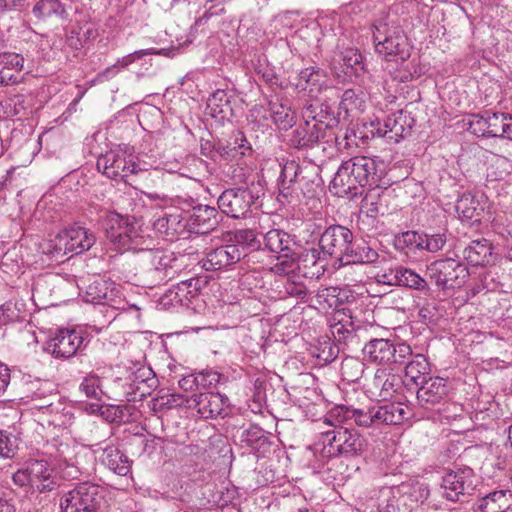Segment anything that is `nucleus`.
I'll return each instance as SVG.
<instances>
[{"label":"nucleus","mask_w":512,"mask_h":512,"mask_svg":"<svg viewBox=\"0 0 512 512\" xmlns=\"http://www.w3.org/2000/svg\"><path fill=\"white\" fill-rule=\"evenodd\" d=\"M408 417V408L400 402L376 404L366 409L337 405L328 414L329 420L337 424H355L371 429H379L382 425H399Z\"/></svg>","instance_id":"nucleus-1"},{"label":"nucleus","mask_w":512,"mask_h":512,"mask_svg":"<svg viewBox=\"0 0 512 512\" xmlns=\"http://www.w3.org/2000/svg\"><path fill=\"white\" fill-rule=\"evenodd\" d=\"M378 161L367 156H355L343 161L330 183V191L338 197L354 198L367 185H377Z\"/></svg>","instance_id":"nucleus-2"},{"label":"nucleus","mask_w":512,"mask_h":512,"mask_svg":"<svg viewBox=\"0 0 512 512\" xmlns=\"http://www.w3.org/2000/svg\"><path fill=\"white\" fill-rule=\"evenodd\" d=\"M140 275L150 288L174 279L182 269L183 257L164 249H140Z\"/></svg>","instance_id":"nucleus-3"},{"label":"nucleus","mask_w":512,"mask_h":512,"mask_svg":"<svg viewBox=\"0 0 512 512\" xmlns=\"http://www.w3.org/2000/svg\"><path fill=\"white\" fill-rule=\"evenodd\" d=\"M365 448V441L360 434L348 428L336 427L321 433L320 440L315 444L323 459L343 456L352 458L360 455Z\"/></svg>","instance_id":"nucleus-4"},{"label":"nucleus","mask_w":512,"mask_h":512,"mask_svg":"<svg viewBox=\"0 0 512 512\" xmlns=\"http://www.w3.org/2000/svg\"><path fill=\"white\" fill-rule=\"evenodd\" d=\"M362 354L365 361L393 371L403 367L412 356V348L406 342L373 338L365 343Z\"/></svg>","instance_id":"nucleus-5"},{"label":"nucleus","mask_w":512,"mask_h":512,"mask_svg":"<svg viewBox=\"0 0 512 512\" xmlns=\"http://www.w3.org/2000/svg\"><path fill=\"white\" fill-rule=\"evenodd\" d=\"M97 170L110 179H121L127 182L131 175H152L145 162L136 159L132 154L122 150H110L98 157ZM155 169L153 173H157Z\"/></svg>","instance_id":"nucleus-6"},{"label":"nucleus","mask_w":512,"mask_h":512,"mask_svg":"<svg viewBox=\"0 0 512 512\" xmlns=\"http://www.w3.org/2000/svg\"><path fill=\"white\" fill-rule=\"evenodd\" d=\"M13 483L39 493L52 491L56 486L50 464L44 459H29L13 473Z\"/></svg>","instance_id":"nucleus-7"},{"label":"nucleus","mask_w":512,"mask_h":512,"mask_svg":"<svg viewBox=\"0 0 512 512\" xmlns=\"http://www.w3.org/2000/svg\"><path fill=\"white\" fill-rule=\"evenodd\" d=\"M266 249L277 254V262L271 271L277 275H289L296 270L295 242L290 234L280 229H271L263 237Z\"/></svg>","instance_id":"nucleus-8"},{"label":"nucleus","mask_w":512,"mask_h":512,"mask_svg":"<svg viewBox=\"0 0 512 512\" xmlns=\"http://www.w3.org/2000/svg\"><path fill=\"white\" fill-rule=\"evenodd\" d=\"M104 489L97 484L83 482L61 496L62 512H98L104 499Z\"/></svg>","instance_id":"nucleus-9"},{"label":"nucleus","mask_w":512,"mask_h":512,"mask_svg":"<svg viewBox=\"0 0 512 512\" xmlns=\"http://www.w3.org/2000/svg\"><path fill=\"white\" fill-rule=\"evenodd\" d=\"M373 42L375 51L387 61L400 59L404 62L409 57L406 37L400 30L386 23L373 25Z\"/></svg>","instance_id":"nucleus-10"},{"label":"nucleus","mask_w":512,"mask_h":512,"mask_svg":"<svg viewBox=\"0 0 512 512\" xmlns=\"http://www.w3.org/2000/svg\"><path fill=\"white\" fill-rule=\"evenodd\" d=\"M426 275L440 290L461 287L469 278L467 267L453 258H444L430 263Z\"/></svg>","instance_id":"nucleus-11"},{"label":"nucleus","mask_w":512,"mask_h":512,"mask_svg":"<svg viewBox=\"0 0 512 512\" xmlns=\"http://www.w3.org/2000/svg\"><path fill=\"white\" fill-rule=\"evenodd\" d=\"M81 289L83 300L87 303L109 305L119 310L126 309L119 285L109 278L93 276Z\"/></svg>","instance_id":"nucleus-12"},{"label":"nucleus","mask_w":512,"mask_h":512,"mask_svg":"<svg viewBox=\"0 0 512 512\" xmlns=\"http://www.w3.org/2000/svg\"><path fill=\"white\" fill-rule=\"evenodd\" d=\"M158 380L155 373L147 367L138 368L129 373L126 377L115 379L116 387L119 388L120 401L125 398L127 401L142 399L151 394L156 388Z\"/></svg>","instance_id":"nucleus-13"},{"label":"nucleus","mask_w":512,"mask_h":512,"mask_svg":"<svg viewBox=\"0 0 512 512\" xmlns=\"http://www.w3.org/2000/svg\"><path fill=\"white\" fill-rule=\"evenodd\" d=\"M476 487V476L470 467L450 470L442 477L441 493L449 501H459L462 496L470 495Z\"/></svg>","instance_id":"nucleus-14"},{"label":"nucleus","mask_w":512,"mask_h":512,"mask_svg":"<svg viewBox=\"0 0 512 512\" xmlns=\"http://www.w3.org/2000/svg\"><path fill=\"white\" fill-rule=\"evenodd\" d=\"M354 235L350 229L342 225H331L321 234L319 239V248L326 257H333L344 262Z\"/></svg>","instance_id":"nucleus-15"},{"label":"nucleus","mask_w":512,"mask_h":512,"mask_svg":"<svg viewBox=\"0 0 512 512\" xmlns=\"http://www.w3.org/2000/svg\"><path fill=\"white\" fill-rule=\"evenodd\" d=\"M257 198L249 188H230L219 196L218 207L231 218H245Z\"/></svg>","instance_id":"nucleus-16"},{"label":"nucleus","mask_w":512,"mask_h":512,"mask_svg":"<svg viewBox=\"0 0 512 512\" xmlns=\"http://www.w3.org/2000/svg\"><path fill=\"white\" fill-rule=\"evenodd\" d=\"M187 406L196 409L198 414L205 419L225 417L230 412L228 397L219 392L207 391L193 394L187 400Z\"/></svg>","instance_id":"nucleus-17"},{"label":"nucleus","mask_w":512,"mask_h":512,"mask_svg":"<svg viewBox=\"0 0 512 512\" xmlns=\"http://www.w3.org/2000/svg\"><path fill=\"white\" fill-rule=\"evenodd\" d=\"M95 241L94 234L86 228L73 226L56 237L55 249L58 253L63 251V254L73 253L77 255L89 250Z\"/></svg>","instance_id":"nucleus-18"},{"label":"nucleus","mask_w":512,"mask_h":512,"mask_svg":"<svg viewBox=\"0 0 512 512\" xmlns=\"http://www.w3.org/2000/svg\"><path fill=\"white\" fill-rule=\"evenodd\" d=\"M246 255L245 248L240 244H227L212 248L200 260L201 268L206 271L225 269L239 262Z\"/></svg>","instance_id":"nucleus-19"},{"label":"nucleus","mask_w":512,"mask_h":512,"mask_svg":"<svg viewBox=\"0 0 512 512\" xmlns=\"http://www.w3.org/2000/svg\"><path fill=\"white\" fill-rule=\"evenodd\" d=\"M83 340L75 329H58L46 342L45 350L55 358H70L76 354Z\"/></svg>","instance_id":"nucleus-20"},{"label":"nucleus","mask_w":512,"mask_h":512,"mask_svg":"<svg viewBox=\"0 0 512 512\" xmlns=\"http://www.w3.org/2000/svg\"><path fill=\"white\" fill-rule=\"evenodd\" d=\"M153 227L167 241L186 238L191 232L186 212L185 214L183 212L165 214L154 221Z\"/></svg>","instance_id":"nucleus-21"},{"label":"nucleus","mask_w":512,"mask_h":512,"mask_svg":"<svg viewBox=\"0 0 512 512\" xmlns=\"http://www.w3.org/2000/svg\"><path fill=\"white\" fill-rule=\"evenodd\" d=\"M448 397L447 381L441 377H429L417 390L418 404L424 409H434Z\"/></svg>","instance_id":"nucleus-22"},{"label":"nucleus","mask_w":512,"mask_h":512,"mask_svg":"<svg viewBox=\"0 0 512 512\" xmlns=\"http://www.w3.org/2000/svg\"><path fill=\"white\" fill-rule=\"evenodd\" d=\"M194 204V200L191 199V209L186 211L191 232L194 231L196 233H207L211 230H214L218 223V211L216 208L202 205V204Z\"/></svg>","instance_id":"nucleus-23"},{"label":"nucleus","mask_w":512,"mask_h":512,"mask_svg":"<svg viewBox=\"0 0 512 512\" xmlns=\"http://www.w3.org/2000/svg\"><path fill=\"white\" fill-rule=\"evenodd\" d=\"M79 391L83 393L87 398L101 401L103 398L119 400L120 395L119 388L116 387L115 380L110 387H105L102 382V378L91 371L87 373L79 384Z\"/></svg>","instance_id":"nucleus-24"},{"label":"nucleus","mask_w":512,"mask_h":512,"mask_svg":"<svg viewBox=\"0 0 512 512\" xmlns=\"http://www.w3.org/2000/svg\"><path fill=\"white\" fill-rule=\"evenodd\" d=\"M106 237L119 250H132L135 232L129 227L119 214H111L105 227Z\"/></svg>","instance_id":"nucleus-25"},{"label":"nucleus","mask_w":512,"mask_h":512,"mask_svg":"<svg viewBox=\"0 0 512 512\" xmlns=\"http://www.w3.org/2000/svg\"><path fill=\"white\" fill-rule=\"evenodd\" d=\"M327 257L321 249L311 248L305 250L300 256L296 254V269H304L303 274L308 277H319L325 272Z\"/></svg>","instance_id":"nucleus-26"},{"label":"nucleus","mask_w":512,"mask_h":512,"mask_svg":"<svg viewBox=\"0 0 512 512\" xmlns=\"http://www.w3.org/2000/svg\"><path fill=\"white\" fill-rule=\"evenodd\" d=\"M476 509L479 512H512V491H493L477 501Z\"/></svg>","instance_id":"nucleus-27"},{"label":"nucleus","mask_w":512,"mask_h":512,"mask_svg":"<svg viewBox=\"0 0 512 512\" xmlns=\"http://www.w3.org/2000/svg\"><path fill=\"white\" fill-rule=\"evenodd\" d=\"M252 148L242 131L232 133L227 144L215 145V152L225 160H233L245 156Z\"/></svg>","instance_id":"nucleus-28"},{"label":"nucleus","mask_w":512,"mask_h":512,"mask_svg":"<svg viewBox=\"0 0 512 512\" xmlns=\"http://www.w3.org/2000/svg\"><path fill=\"white\" fill-rule=\"evenodd\" d=\"M378 258V252L369 243L353 239L341 264H373Z\"/></svg>","instance_id":"nucleus-29"},{"label":"nucleus","mask_w":512,"mask_h":512,"mask_svg":"<svg viewBox=\"0 0 512 512\" xmlns=\"http://www.w3.org/2000/svg\"><path fill=\"white\" fill-rule=\"evenodd\" d=\"M100 461L109 470L119 476H126L131 470V461L116 446H107L102 450Z\"/></svg>","instance_id":"nucleus-30"},{"label":"nucleus","mask_w":512,"mask_h":512,"mask_svg":"<svg viewBox=\"0 0 512 512\" xmlns=\"http://www.w3.org/2000/svg\"><path fill=\"white\" fill-rule=\"evenodd\" d=\"M402 378L387 368H379L376 370L373 379V387L380 391L379 396L383 399L389 398L402 388Z\"/></svg>","instance_id":"nucleus-31"},{"label":"nucleus","mask_w":512,"mask_h":512,"mask_svg":"<svg viewBox=\"0 0 512 512\" xmlns=\"http://www.w3.org/2000/svg\"><path fill=\"white\" fill-rule=\"evenodd\" d=\"M483 196L478 197L470 192L463 193L456 202V211L458 215L467 220L479 221L484 212V206L481 203Z\"/></svg>","instance_id":"nucleus-32"},{"label":"nucleus","mask_w":512,"mask_h":512,"mask_svg":"<svg viewBox=\"0 0 512 512\" xmlns=\"http://www.w3.org/2000/svg\"><path fill=\"white\" fill-rule=\"evenodd\" d=\"M320 130V125H311L309 122H305L293 130L289 142L297 149L312 147L319 141Z\"/></svg>","instance_id":"nucleus-33"},{"label":"nucleus","mask_w":512,"mask_h":512,"mask_svg":"<svg viewBox=\"0 0 512 512\" xmlns=\"http://www.w3.org/2000/svg\"><path fill=\"white\" fill-rule=\"evenodd\" d=\"M463 256L473 266H484L490 262L492 246L486 239L473 240L464 249Z\"/></svg>","instance_id":"nucleus-34"},{"label":"nucleus","mask_w":512,"mask_h":512,"mask_svg":"<svg viewBox=\"0 0 512 512\" xmlns=\"http://www.w3.org/2000/svg\"><path fill=\"white\" fill-rule=\"evenodd\" d=\"M336 61V59H334ZM337 62L341 72L352 78L364 72L363 57L356 48H346L340 52Z\"/></svg>","instance_id":"nucleus-35"},{"label":"nucleus","mask_w":512,"mask_h":512,"mask_svg":"<svg viewBox=\"0 0 512 512\" xmlns=\"http://www.w3.org/2000/svg\"><path fill=\"white\" fill-rule=\"evenodd\" d=\"M31 12L39 21L63 19L66 15L65 6L60 0H39Z\"/></svg>","instance_id":"nucleus-36"},{"label":"nucleus","mask_w":512,"mask_h":512,"mask_svg":"<svg viewBox=\"0 0 512 512\" xmlns=\"http://www.w3.org/2000/svg\"><path fill=\"white\" fill-rule=\"evenodd\" d=\"M402 115L399 116H388L383 123L377 120L376 122H371V126L375 128V134L379 137H386L389 140L398 142L400 139L404 138V134L406 129L404 125L401 123Z\"/></svg>","instance_id":"nucleus-37"},{"label":"nucleus","mask_w":512,"mask_h":512,"mask_svg":"<svg viewBox=\"0 0 512 512\" xmlns=\"http://www.w3.org/2000/svg\"><path fill=\"white\" fill-rule=\"evenodd\" d=\"M207 114L211 117L224 120L232 114L230 97L224 90H216L207 100Z\"/></svg>","instance_id":"nucleus-38"},{"label":"nucleus","mask_w":512,"mask_h":512,"mask_svg":"<svg viewBox=\"0 0 512 512\" xmlns=\"http://www.w3.org/2000/svg\"><path fill=\"white\" fill-rule=\"evenodd\" d=\"M321 178L318 168L313 165H305L302 167L300 175L294 190L299 189L304 197L313 198L320 187Z\"/></svg>","instance_id":"nucleus-39"},{"label":"nucleus","mask_w":512,"mask_h":512,"mask_svg":"<svg viewBox=\"0 0 512 512\" xmlns=\"http://www.w3.org/2000/svg\"><path fill=\"white\" fill-rule=\"evenodd\" d=\"M403 366H405L406 378L416 386H419L427 380L426 376L430 372V367L424 355H412Z\"/></svg>","instance_id":"nucleus-40"},{"label":"nucleus","mask_w":512,"mask_h":512,"mask_svg":"<svg viewBox=\"0 0 512 512\" xmlns=\"http://www.w3.org/2000/svg\"><path fill=\"white\" fill-rule=\"evenodd\" d=\"M302 167L295 161L286 162L279 176V194L287 198L294 191V187L302 174Z\"/></svg>","instance_id":"nucleus-41"},{"label":"nucleus","mask_w":512,"mask_h":512,"mask_svg":"<svg viewBox=\"0 0 512 512\" xmlns=\"http://www.w3.org/2000/svg\"><path fill=\"white\" fill-rule=\"evenodd\" d=\"M57 465H66L67 468H71L74 471L70 472V475L76 477L79 470L74 465V448L67 443L51 444L47 446L46 452Z\"/></svg>","instance_id":"nucleus-42"},{"label":"nucleus","mask_w":512,"mask_h":512,"mask_svg":"<svg viewBox=\"0 0 512 512\" xmlns=\"http://www.w3.org/2000/svg\"><path fill=\"white\" fill-rule=\"evenodd\" d=\"M407 287L413 290L428 293L430 287L425 278L421 277L414 270L398 265V285Z\"/></svg>","instance_id":"nucleus-43"},{"label":"nucleus","mask_w":512,"mask_h":512,"mask_svg":"<svg viewBox=\"0 0 512 512\" xmlns=\"http://www.w3.org/2000/svg\"><path fill=\"white\" fill-rule=\"evenodd\" d=\"M270 116L281 130H288L295 123V112L290 107L279 102L269 103Z\"/></svg>","instance_id":"nucleus-44"},{"label":"nucleus","mask_w":512,"mask_h":512,"mask_svg":"<svg viewBox=\"0 0 512 512\" xmlns=\"http://www.w3.org/2000/svg\"><path fill=\"white\" fill-rule=\"evenodd\" d=\"M160 303L164 306L176 307L185 306L188 307L192 303V299L189 297V291L185 283H178L177 285L170 288L161 298Z\"/></svg>","instance_id":"nucleus-45"},{"label":"nucleus","mask_w":512,"mask_h":512,"mask_svg":"<svg viewBox=\"0 0 512 512\" xmlns=\"http://www.w3.org/2000/svg\"><path fill=\"white\" fill-rule=\"evenodd\" d=\"M509 113L493 112L491 110L485 111L484 124L488 125V136L503 137L505 134V126Z\"/></svg>","instance_id":"nucleus-46"},{"label":"nucleus","mask_w":512,"mask_h":512,"mask_svg":"<svg viewBox=\"0 0 512 512\" xmlns=\"http://www.w3.org/2000/svg\"><path fill=\"white\" fill-rule=\"evenodd\" d=\"M382 208V197L378 188L369 191L361 203V211L370 218H376L379 214H383Z\"/></svg>","instance_id":"nucleus-47"},{"label":"nucleus","mask_w":512,"mask_h":512,"mask_svg":"<svg viewBox=\"0 0 512 512\" xmlns=\"http://www.w3.org/2000/svg\"><path fill=\"white\" fill-rule=\"evenodd\" d=\"M364 362L354 357H346L341 363V375L348 382H356L364 373Z\"/></svg>","instance_id":"nucleus-48"},{"label":"nucleus","mask_w":512,"mask_h":512,"mask_svg":"<svg viewBox=\"0 0 512 512\" xmlns=\"http://www.w3.org/2000/svg\"><path fill=\"white\" fill-rule=\"evenodd\" d=\"M365 102L362 98V93H357L353 89H347L341 96L339 108L346 113L354 111H363Z\"/></svg>","instance_id":"nucleus-49"},{"label":"nucleus","mask_w":512,"mask_h":512,"mask_svg":"<svg viewBox=\"0 0 512 512\" xmlns=\"http://www.w3.org/2000/svg\"><path fill=\"white\" fill-rule=\"evenodd\" d=\"M315 350L313 355L323 363H331L338 357L340 352L339 347L330 338H324L322 341H319Z\"/></svg>","instance_id":"nucleus-50"},{"label":"nucleus","mask_w":512,"mask_h":512,"mask_svg":"<svg viewBox=\"0 0 512 512\" xmlns=\"http://www.w3.org/2000/svg\"><path fill=\"white\" fill-rule=\"evenodd\" d=\"M493 230L505 239L512 235V211H499L491 221Z\"/></svg>","instance_id":"nucleus-51"},{"label":"nucleus","mask_w":512,"mask_h":512,"mask_svg":"<svg viewBox=\"0 0 512 512\" xmlns=\"http://www.w3.org/2000/svg\"><path fill=\"white\" fill-rule=\"evenodd\" d=\"M446 241L447 237L445 232H438L432 234L422 233L420 250H425L430 253H436L444 247Z\"/></svg>","instance_id":"nucleus-52"},{"label":"nucleus","mask_w":512,"mask_h":512,"mask_svg":"<svg viewBox=\"0 0 512 512\" xmlns=\"http://www.w3.org/2000/svg\"><path fill=\"white\" fill-rule=\"evenodd\" d=\"M199 389H213L226 380L225 376L214 370H203L197 373Z\"/></svg>","instance_id":"nucleus-53"},{"label":"nucleus","mask_w":512,"mask_h":512,"mask_svg":"<svg viewBox=\"0 0 512 512\" xmlns=\"http://www.w3.org/2000/svg\"><path fill=\"white\" fill-rule=\"evenodd\" d=\"M149 54H151L150 50L134 51L133 53H130V54L122 57L121 59H118L117 62L113 66L106 69L105 73L106 74H115V73L119 72L121 69L128 67L134 61L141 59L142 57L149 55Z\"/></svg>","instance_id":"nucleus-54"},{"label":"nucleus","mask_w":512,"mask_h":512,"mask_svg":"<svg viewBox=\"0 0 512 512\" xmlns=\"http://www.w3.org/2000/svg\"><path fill=\"white\" fill-rule=\"evenodd\" d=\"M323 76L322 71L316 67H308L300 71L298 87L306 89V85H316L321 77Z\"/></svg>","instance_id":"nucleus-55"},{"label":"nucleus","mask_w":512,"mask_h":512,"mask_svg":"<svg viewBox=\"0 0 512 512\" xmlns=\"http://www.w3.org/2000/svg\"><path fill=\"white\" fill-rule=\"evenodd\" d=\"M24 58L20 54L17 53H0V66L3 69H11L16 72H21L23 70Z\"/></svg>","instance_id":"nucleus-56"},{"label":"nucleus","mask_w":512,"mask_h":512,"mask_svg":"<svg viewBox=\"0 0 512 512\" xmlns=\"http://www.w3.org/2000/svg\"><path fill=\"white\" fill-rule=\"evenodd\" d=\"M21 318L20 310L16 304L9 301L0 306V321L3 324L19 321Z\"/></svg>","instance_id":"nucleus-57"},{"label":"nucleus","mask_w":512,"mask_h":512,"mask_svg":"<svg viewBox=\"0 0 512 512\" xmlns=\"http://www.w3.org/2000/svg\"><path fill=\"white\" fill-rule=\"evenodd\" d=\"M242 441L247 443L250 446H254V444L262 441L263 443L267 442V437L265 436L264 430L257 426L251 425L249 428L243 431L242 433Z\"/></svg>","instance_id":"nucleus-58"},{"label":"nucleus","mask_w":512,"mask_h":512,"mask_svg":"<svg viewBox=\"0 0 512 512\" xmlns=\"http://www.w3.org/2000/svg\"><path fill=\"white\" fill-rule=\"evenodd\" d=\"M379 512H399L396 497L390 489L381 492V498L378 505Z\"/></svg>","instance_id":"nucleus-59"},{"label":"nucleus","mask_w":512,"mask_h":512,"mask_svg":"<svg viewBox=\"0 0 512 512\" xmlns=\"http://www.w3.org/2000/svg\"><path fill=\"white\" fill-rule=\"evenodd\" d=\"M375 281L378 284L397 286L398 285V265L384 271H379L375 275Z\"/></svg>","instance_id":"nucleus-60"},{"label":"nucleus","mask_w":512,"mask_h":512,"mask_svg":"<svg viewBox=\"0 0 512 512\" xmlns=\"http://www.w3.org/2000/svg\"><path fill=\"white\" fill-rule=\"evenodd\" d=\"M189 399L190 398H186L181 394H168L160 398V406L164 409L170 410L172 408L182 406L184 403L187 404V400Z\"/></svg>","instance_id":"nucleus-61"},{"label":"nucleus","mask_w":512,"mask_h":512,"mask_svg":"<svg viewBox=\"0 0 512 512\" xmlns=\"http://www.w3.org/2000/svg\"><path fill=\"white\" fill-rule=\"evenodd\" d=\"M0 512H16L15 498L12 491L0 489Z\"/></svg>","instance_id":"nucleus-62"},{"label":"nucleus","mask_w":512,"mask_h":512,"mask_svg":"<svg viewBox=\"0 0 512 512\" xmlns=\"http://www.w3.org/2000/svg\"><path fill=\"white\" fill-rule=\"evenodd\" d=\"M353 332L354 329L351 322L348 325L338 322L332 326V334L338 341L353 337Z\"/></svg>","instance_id":"nucleus-63"},{"label":"nucleus","mask_w":512,"mask_h":512,"mask_svg":"<svg viewBox=\"0 0 512 512\" xmlns=\"http://www.w3.org/2000/svg\"><path fill=\"white\" fill-rule=\"evenodd\" d=\"M28 4V0H0V15L11 11H20Z\"/></svg>","instance_id":"nucleus-64"}]
</instances>
